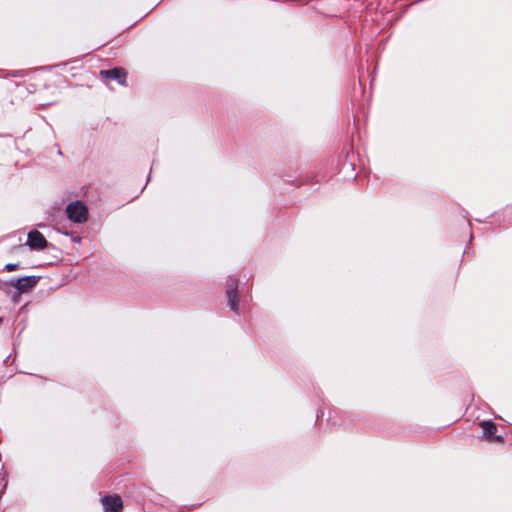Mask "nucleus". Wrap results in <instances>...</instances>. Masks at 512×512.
<instances>
[{"label": "nucleus", "mask_w": 512, "mask_h": 512, "mask_svg": "<svg viewBox=\"0 0 512 512\" xmlns=\"http://www.w3.org/2000/svg\"><path fill=\"white\" fill-rule=\"evenodd\" d=\"M68 218L75 223L85 222L88 218L86 206L80 201L70 203L66 208Z\"/></svg>", "instance_id": "obj_1"}, {"label": "nucleus", "mask_w": 512, "mask_h": 512, "mask_svg": "<svg viewBox=\"0 0 512 512\" xmlns=\"http://www.w3.org/2000/svg\"><path fill=\"white\" fill-rule=\"evenodd\" d=\"M32 250H43L47 246V240L37 230H33L28 233V239L26 243Z\"/></svg>", "instance_id": "obj_2"}, {"label": "nucleus", "mask_w": 512, "mask_h": 512, "mask_svg": "<svg viewBox=\"0 0 512 512\" xmlns=\"http://www.w3.org/2000/svg\"><path fill=\"white\" fill-rule=\"evenodd\" d=\"M10 284L15 287L20 292H28L37 284V278L34 276H27L23 278H18L10 282Z\"/></svg>", "instance_id": "obj_3"}, {"label": "nucleus", "mask_w": 512, "mask_h": 512, "mask_svg": "<svg viewBox=\"0 0 512 512\" xmlns=\"http://www.w3.org/2000/svg\"><path fill=\"white\" fill-rule=\"evenodd\" d=\"M102 505L105 512H121L122 500L119 496H106L102 498Z\"/></svg>", "instance_id": "obj_4"}, {"label": "nucleus", "mask_w": 512, "mask_h": 512, "mask_svg": "<svg viewBox=\"0 0 512 512\" xmlns=\"http://www.w3.org/2000/svg\"><path fill=\"white\" fill-rule=\"evenodd\" d=\"M100 75L103 78L114 79L124 85L127 73L122 68H114L112 70H102L100 71Z\"/></svg>", "instance_id": "obj_5"}, {"label": "nucleus", "mask_w": 512, "mask_h": 512, "mask_svg": "<svg viewBox=\"0 0 512 512\" xmlns=\"http://www.w3.org/2000/svg\"><path fill=\"white\" fill-rule=\"evenodd\" d=\"M226 293L231 310L234 311L235 313H238L239 306L237 296V283L235 281H232V283L228 285Z\"/></svg>", "instance_id": "obj_6"}, {"label": "nucleus", "mask_w": 512, "mask_h": 512, "mask_svg": "<svg viewBox=\"0 0 512 512\" xmlns=\"http://www.w3.org/2000/svg\"><path fill=\"white\" fill-rule=\"evenodd\" d=\"M481 427L483 430V434L487 439H491L497 430L496 425L491 421H483L481 423Z\"/></svg>", "instance_id": "obj_7"}, {"label": "nucleus", "mask_w": 512, "mask_h": 512, "mask_svg": "<svg viewBox=\"0 0 512 512\" xmlns=\"http://www.w3.org/2000/svg\"><path fill=\"white\" fill-rule=\"evenodd\" d=\"M18 267H19V265H18V264H12V263H10V264H7V265L5 266V269H6L7 271H9V272H10V271H14V270H16Z\"/></svg>", "instance_id": "obj_8"}]
</instances>
